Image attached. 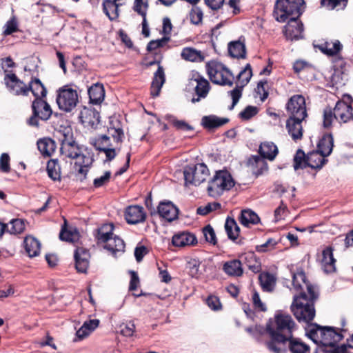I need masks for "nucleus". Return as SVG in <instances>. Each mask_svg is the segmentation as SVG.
<instances>
[{
  "instance_id": "34",
  "label": "nucleus",
  "mask_w": 353,
  "mask_h": 353,
  "mask_svg": "<svg viewBox=\"0 0 353 353\" xmlns=\"http://www.w3.org/2000/svg\"><path fill=\"white\" fill-rule=\"evenodd\" d=\"M319 49L328 56L338 54L342 48V45L338 40L325 41L318 46Z\"/></svg>"
},
{
  "instance_id": "36",
  "label": "nucleus",
  "mask_w": 353,
  "mask_h": 353,
  "mask_svg": "<svg viewBox=\"0 0 353 353\" xmlns=\"http://www.w3.org/2000/svg\"><path fill=\"white\" fill-rule=\"evenodd\" d=\"M228 52L232 57L243 59L246 54L245 45L241 41H232L228 45Z\"/></svg>"
},
{
  "instance_id": "38",
  "label": "nucleus",
  "mask_w": 353,
  "mask_h": 353,
  "mask_svg": "<svg viewBox=\"0 0 353 353\" xmlns=\"http://www.w3.org/2000/svg\"><path fill=\"white\" fill-rule=\"evenodd\" d=\"M259 153L263 158L272 161L278 154V148L272 142H264L260 145Z\"/></svg>"
},
{
  "instance_id": "18",
  "label": "nucleus",
  "mask_w": 353,
  "mask_h": 353,
  "mask_svg": "<svg viewBox=\"0 0 353 353\" xmlns=\"http://www.w3.org/2000/svg\"><path fill=\"white\" fill-rule=\"evenodd\" d=\"M158 214L161 217L171 222L178 217V208L170 201L161 202L158 206Z\"/></svg>"
},
{
  "instance_id": "3",
  "label": "nucleus",
  "mask_w": 353,
  "mask_h": 353,
  "mask_svg": "<svg viewBox=\"0 0 353 353\" xmlns=\"http://www.w3.org/2000/svg\"><path fill=\"white\" fill-rule=\"evenodd\" d=\"M296 329V324L290 315L277 312L274 321H270L266 327L270 336V340L266 342L268 350L272 353H285L287 351V341Z\"/></svg>"
},
{
  "instance_id": "26",
  "label": "nucleus",
  "mask_w": 353,
  "mask_h": 353,
  "mask_svg": "<svg viewBox=\"0 0 353 353\" xmlns=\"http://www.w3.org/2000/svg\"><path fill=\"white\" fill-rule=\"evenodd\" d=\"M223 270L228 276L234 277L241 276L243 273L241 262L237 259L230 260L224 263Z\"/></svg>"
},
{
  "instance_id": "59",
  "label": "nucleus",
  "mask_w": 353,
  "mask_h": 353,
  "mask_svg": "<svg viewBox=\"0 0 353 353\" xmlns=\"http://www.w3.org/2000/svg\"><path fill=\"white\" fill-rule=\"evenodd\" d=\"M169 37H163L160 39L152 40L150 41L147 46V50L150 52L164 46L169 41Z\"/></svg>"
},
{
  "instance_id": "28",
  "label": "nucleus",
  "mask_w": 353,
  "mask_h": 353,
  "mask_svg": "<svg viewBox=\"0 0 353 353\" xmlns=\"http://www.w3.org/2000/svg\"><path fill=\"white\" fill-rule=\"evenodd\" d=\"M229 121L227 118H221L216 115L204 116L201 119L202 125L208 130L219 128Z\"/></svg>"
},
{
  "instance_id": "57",
  "label": "nucleus",
  "mask_w": 353,
  "mask_h": 353,
  "mask_svg": "<svg viewBox=\"0 0 353 353\" xmlns=\"http://www.w3.org/2000/svg\"><path fill=\"white\" fill-rule=\"evenodd\" d=\"M170 122L178 130L188 131L192 130V127L183 120H178L173 116H169Z\"/></svg>"
},
{
  "instance_id": "23",
  "label": "nucleus",
  "mask_w": 353,
  "mask_h": 353,
  "mask_svg": "<svg viewBox=\"0 0 353 353\" xmlns=\"http://www.w3.org/2000/svg\"><path fill=\"white\" fill-rule=\"evenodd\" d=\"M99 325V319H90L85 321L76 332L74 341H81L87 338Z\"/></svg>"
},
{
  "instance_id": "53",
  "label": "nucleus",
  "mask_w": 353,
  "mask_h": 353,
  "mask_svg": "<svg viewBox=\"0 0 353 353\" xmlns=\"http://www.w3.org/2000/svg\"><path fill=\"white\" fill-rule=\"evenodd\" d=\"M244 259L247 261V265L253 272H259L261 267L259 261L256 260V257L253 253H248L245 255Z\"/></svg>"
},
{
  "instance_id": "43",
  "label": "nucleus",
  "mask_w": 353,
  "mask_h": 353,
  "mask_svg": "<svg viewBox=\"0 0 353 353\" xmlns=\"http://www.w3.org/2000/svg\"><path fill=\"white\" fill-rule=\"evenodd\" d=\"M333 146L334 141L332 137L330 134L325 135L320 141L318 145V150L326 157L331 154Z\"/></svg>"
},
{
  "instance_id": "41",
  "label": "nucleus",
  "mask_w": 353,
  "mask_h": 353,
  "mask_svg": "<svg viewBox=\"0 0 353 353\" xmlns=\"http://www.w3.org/2000/svg\"><path fill=\"white\" fill-rule=\"evenodd\" d=\"M241 223L245 226H249L250 224H256L259 222V216L251 210H243L241 211L239 217Z\"/></svg>"
},
{
  "instance_id": "9",
  "label": "nucleus",
  "mask_w": 353,
  "mask_h": 353,
  "mask_svg": "<svg viewBox=\"0 0 353 353\" xmlns=\"http://www.w3.org/2000/svg\"><path fill=\"white\" fill-rule=\"evenodd\" d=\"M206 70L212 82L221 85H232L234 75L221 63L216 61H209L206 64Z\"/></svg>"
},
{
  "instance_id": "7",
  "label": "nucleus",
  "mask_w": 353,
  "mask_h": 353,
  "mask_svg": "<svg viewBox=\"0 0 353 353\" xmlns=\"http://www.w3.org/2000/svg\"><path fill=\"white\" fill-rule=\"evenodd\" d=\"M335 119L340 123H345L353 119L352 108L347 102L339 101L334 108H327L323 112V126L329 128Z\"/></svg>"
},
{
  "instance_id": "40",
  "label": "nucleus",
  "mask_w": 353,
  "mask_h": 353,
  "mask_svg": "<svg viewBox=\"0 0 353 353\" xmlns=\"http://www.w3.org/2000/svg\"><path fill=\"white\" fill-rule=\"evenodd\" d=\"M105 243V245L104 248L112 252L113 254L124 251V242L121 238L117 236L109 238Z\"/></svg>"
},
{
  "instance_id": "2",
  "label": "nucleus",
  "mask_w": 353,
  "mask_h": 353,
  "mask_svg": "<svg viewBox=\"0 0 353 353\" xmlns=\"http://www.w3.org/2000/svg\"><path fill=\"white\" fill-rule=\"evenodd\" d=\"M46 94V88L38 78L30 77L28 85L23 86V101L32 103V114L26 121L29 126L39 128L40 120L47 121L50 118L52 108L43 99Z\"/></svg>"
},
{
  "instance_id": "6",
  "label": "nucleus",
  "mask_w": 353,
  "mask_h": 353,
  "mask_svg": "<svg viewBox=\"0 0 353 353\" xmlns=\"http://www.w3.org/2000/svg\"><path fill=\"white\" fill-rule=\"evenodd\" d=\"M303 0H277L274 16L279 22H285L292 18H299L302 13Z\"/></svg>"
},
{
  "instance_id": "52",
  "label": "nucleus",
  "mask_w": 353,
  "mask_h": 353,
  "mask_svg": "<svg viewBox=\"0 0 353 353\" xmlns=\"http://www.w3.org/2000/svg\"><path fill=\"white\" fill-rule=\"evenodd\" d=\"M116 122L117 123L116 125H110L109 127L108 132L115 142L120 143L122 141L123 131L119 126L118 121H116Z\"/></svg>"
},
{
  "instance_id": "25",
  "label": "nucleus",
  "mask_w": 353,
  "mask_h": 353,
  "mask_svg": "<svg viewBox=\"0 0 353 353\" xmlns=\"http://www.w3.org/2000/svg\"><path fill=\"white\" fill-rule=\"evenodd\" d=\"M119 0H103L102 6L103 12L110 21L117 20L119 16V8L121 4Z\"/></svg>"
},
{
  "instance_id": "4",
  "label": "nucleus",
  "mask_w": 353,
  "mask_h": 353,
  "mask_svg": "<svg viewBox=\"0 0 353 353\" xmlns=\"http://www.w3.org/2000/svg\"><path fill=\"white\" fill-rule=\"evenodd\" d=\"M61 139V154L63 157L74 160V170L81 174V180L86 177L93 163V154L86 148L79 146L73 139L71 129L65 128Z\"/></svg>"
},
{
  "instance_id": "24",
  "label": "nucleus",
  "mask_w": 353,
  "mask_h": 353,
  "mask_svg": "<svg viewBox=\"0 0 353 353\" xmlns=\"http://www.w3.org/2000/svg\"><path fill=\"white\" fill-rule=\"evenodd\" d=\"M165 81V77L164 70L161 65H159L157 70L154 74V77L151 85V94L153 97H157L159 94Z\"/></svg>"
},
{
  "instance_id": "20",
  "label": "nucleus",
  "mask_w": 353,
  "mask_h": 353,
  "mask_svg": "<svg viewBox=\"0 0 353 353\" xmlns=\"http://www.w3.org/2000/svg\"><path fill=\"white\" fill-rule=\"evenodd\" d=\"M304 119L298 117H289L286 122V128L293 140L301 139L303 136L301 122Z\"/></svg>"
},
{
  "instance_id": "5",
  "label": "nucleus",
  "mask_w": 353,
  "mask_h": 353,
  "mask_svg": "<svg viewBox=\"0 0 353 353\" xmlns=\"http://www.w3.org/2000/svg\"><path fill=\"white\" fill-rule=\"evenodd\" d=\"M306 334L316 345L330 347H334L344 337L332 327H321L317 324L310 325Z\"/></svg>"
},
{
  "instance_id": "55",
  "label": "nucleus",
  "mask_w": 353,
  "mask_h": 353,
  "mask_svg": "<svg viewBox=\"0 0 353 353\" xmlns=\"http://www.w3.org/2000/svg\"><path fill=\"white\" fill-rule=\"evenodd\" d=\"M221 208V204L217 202L208 203L205 206H201L197 208V214L200 215H206L210 212L215 211Z\"/></svg>"
},
{
  "instance_id": "42",
  "label": "nucleus",
  "mask_w": 353,
  "mask_h": 353,
  "mask_svg": "<svg viewBox=\"0 0 353 353\" xmlns=\"http://www.w3.org/2000/svg\"><path fill=\"white\" fill-rule=\"evenodd\" d=\"M225 230L228 236L231 240H236L240 233V228L233 218L228 217L225 223Z\"/></svg>"
},
{
  "instance_id": "1",
  "label": "nucleus",
  "mask_w": 353,
  "mask_h": 353,
  "mask_svg": "<svg viewBox=\"0 0 353 353\" xmlns=\"http://www.w3.org/2000/svg\"><path fill=\"white\" fill-rule=\"evenodd\" d=\"M292 285L293 290L299 294L294 296L291 311L299 322L308 323L313 320L315 316L314 305L310 303V301L316 299V288L306 281L303 271L293 273Z\"/></svg>"
},
{
  "instance_id": "58",
  "label": "nucleus",
  "mask_w": 353,
  "mask_h": 353,
  "mask_svg": "<svg viewBox=\"0 0 353 353\" xmlns=\"http://www.w3.org/2000/svg\"><path fill=\"white\" fill-rule=\"evenodd\" d=\"M135 330V325L133 322L129 321L125 323H122L120 325V333L124 336H132Z\"/></svg>"
},
{
  "instance_id": "14",
  "label": "nucleus",
  "mask_w": 353,
  "mask_h": 353,
  "mask_svg": "<svg viewBox=\"0 0 353 353\" xmlns=\"http://www.w3.org/2000/svg\"><path fill=\"white\" fill-rule=\"evenodd\" d=\"M190 84L194 87L196 97L192 99V103L199 102L201 99L205 98L209 90L210 83L205 78L201 76L198 72H192V77L190 79Z\"/></svg>"
},
{
  "instance_id": "21",
  "label": "nucleus",
  "mask_w": 353,
  "mask_h": 353,
  "mask_svg": "<svg viewBox=\"0 0 353 353\" xmlns=\"http://www.w3.org/2000/svg\"><path fill=\"white\" fill-rule=\"evenodd\" d=\"M172 243L176 247L193 245L197 243L196 236L189 232H181L172 236Z\"/></svg>"
},
{
  "instance_id": "11",
  "label": "nucleus",
  "mask_w": 353,
  "mask_h": 353,
  "mask_svg": "<svg viewBox=\"0 0 353 353\" xmlns=\"http://www.w3.org/2000/svg\"><path fill=\"white\" fill-rule=\"evenodd\" d=\"M185 185H199L205 181L209 175V170L204 163L188 166L183 171Z\"/></svg>"
},
{
  "instance_id": "22",
  "label": "nucleus",
  "mask_w": 353,
  "mask_h": 353,
  "mask_svg": "<svg viewBox=\"0 0 353 353\" xmlns=\"http://www.w3.org/2000/svg\"><path fill=\"white\" fill-rule=\"evenodd\" d=\"M4 83L8 91L14 95H19L22 93V81L12 72H8L5 74Z\"/></svg>"
},
{
  "instance_id": "50",
  "label": "nucleus",
  "mask_w": 353,
  "mask_h": 353,
  "mask_svg": "<svg viewBox=\"0 0 353 353\" xmlns=\"http://www.w3.org/2000/svg\"><path fill=\"white\" fill-rule=\"evenodd\" d=\"M279 242V241L276 240L275 239H268L265 243L256 245V250L259 252H266L272 251L275 249Z\"/></svg>"
},
{
  "instance_id": "45",
  "label": "nucleus",
  "mask_w": 353,
  "mask_h": 353,
  "mask_svg": "<svg viewBox=\"0 0 353 353\" xmlns=\"http://www.w3.org/2000/svg\"><path fill=\"white\" fill-rule=\"evenodd\" d=\"M114 226L112 223L103 225L97 230V238L100 242L105 243L109 238L112 237Z\"/></svg>"
},
{
  "instance_id": "62",
  "label": "nucleus",
  "mask_w": 353,
  "mask_h": 353,
  "mask_svg": "<svg viewBox=\"0 0 353 353\" xmlns=\"http://www.w3.org/2000/svg\"><path fill=\"white\" fill-rule=\"evenodd\" d=\"M203 235L205 238V240L208 242L212 243L213 245L216 244V239L215 232H214L213 228L210 225H207L206 227H205L203 228Z\"/></svg>"
},
{
  "instance_id": "54",
  "label": "nucleus",
  "mask_w": 353,
  "mask_h": 353,
  "mask_svg": "<svg viewBox=\"0 0 353 353\" xmlns=\"http://www.w3.org/2000/svg\"><path fill=\"white\" fill-rule=\"evenodd\" d=\"M203 13L199 7H194L190 12V19L192 23L199 25L202 22Z\"/></svg>"
},
{
  "instance_id": "8",
  "label": "nucleus",
  "mask_w": 353,
  "mask_h": 353,
  "mask_svg": "<svg viewBox=\"0 0 353 353\" xmlns=\"http://www.w3.org/2000/svg\"><path fill=\"white\" fill-rule=\"evenodd\" d=\"M234 185V181L230 173L225 170L216 171L208 181L207 191L212 197H217Z\"/></svg>"
},
{
  "instance_id": "47",
  "label": "nucleus",
  "mask_w": 353,
  "mask_h": 353,
  "mask_svg": "<svg viewBox=\"0 0 353 353\" xmlns=\"http://www.w3.org/2000/svg\"><path fill=\"white\" fill-rule=\"evenodd\" d=\"M306 167H307V154L305 156L302 150H298L294 157V168L297 170Z\"/></svg>"
},
{
  "instance_id": "37",
  "label": "nucleus",
  "mask_w": 353,
  "mask_h": 353,
  "mask_svg": "<svg viewBox=\"0 0 353 353\" xmlns=\"http://www.w3.org/2000/svg\"><path fill=\"white\" fill-rule=\"evenodd\" d=\"M40 152L46 157H50L55 151V142L50 138H44L37 141Z\"/></svg>"
},
{
  "instance_id": "31",
  "label": "nucleus",
  "mask_w": 353,
  "mask_h": 353,
  "mask_svg": "<svg viewBox=\"0 0 353 353\" xmlns=\"http://www.w3.org/2000/svg\"><path fill=\"white\" fill-rule=\"evenodd\" d=\"M99 115L97 112L85 108L81 111L79 114L81 123L91 127L99 122Z\"/></svg>"
},
{
  "instance_id": "49",
  "label": "nucleus",
  "mask_w": 353,
  "mask_h": 353,
  "mask_svg": "<svg viewBox=\"0 0 353 353\" xmlns=\"http://www.w3.org/2000/svg\"><path fill=\"white\" fill-rule=\"evenodd\" d=\"M94 146L97 150L101 152L105 151L106 148L113 147L112 144L110 143V137L106 135H102L97 138L95 141Z\"/></svg>"
},
{
  "instance_id": "60",
  "label": "nucleus",
  "mask_w": 353,
  "mask_h": 353,
  "mask_svg": "<svg viewBox=\"0 0 353 353\" xmlns=\"http://www.w3.org/2000/svg\"><path fill=\"white\" fill-rule=\"evenodd\" d=\"M347 0H321V5L329 10H333L338 6H345Z\"/></svg>"
},
{
  "instance_id": "19",
  "label": "nucleus",
  "mask_w": 353,
  "mask_h": 353,
  "mask_svg": "<svg viewBox=\"0 0 353 353\" xmlns=\"http://www.w3.org/2000/svg\"><path fill=\"white\" fill-rule=\"evenodd\" d=\"M75 267L79 272H86L89 266L90 254L83 248H77L74 252Z\"/></svg>"
},
{
  "instance_id": "16",
  "label": "nucleus",
  "mask_w": 353,
  "mask_h": 353,
  "mask_svg": "<svg viewBox=\"0 0 353 353\" xmlns=\"http://www.w3.org/2000/svg\"><path fill=\"white\" fill-rule=\"evenodd\" d=\"M125 218L129 224H137L145 221L146 214L143 207L131 205L126 208Z\"/></svg>"
},
{
  "instance_id": "39",
  "label": "nucleus",
  "mask_w": 353,
  "mask_h": 353,
  "mask_svg": "<svg viewBox=\"0 0 353 353\" xmlns=\"http://www.w3.org/2000/svg\"><path fill=\"white\" fill-rule=\"evenodd\" d=\"M259 279L262 289L265 292H271L276 284V277L269 272H262L259 274Z\"/></svg>"
},
{
  "instance_id": "17",
  "label": "nucleus",
  "mask_w": 353,
  "mask_h": 353,
  "mask_svg": "<svg viewBox=\"0 0 353 353\" xmlns=\"http://www.w3.org/2000/svg\"><path fill=\"white\" fill-rule=\"evenodd\" d=\"M333 248L326 247L322 251L320 259L321 266L325 273H332L336 270V259L334 258Z\"/></svg>"
},
{
  "instance_id": "32",
  "label": "nucleus",
  "mask_w": 353,
  "mask_h": 353,
  "mask_svg": "<svg viewBox=\"0 0 353 353\" xmlns=\"http://www.w3.org/2000/svg\"><path fill=\"white\" fill-rule=\"evenodd\" d=\"M326 161L325 157L319 150L307 154V167L313 169H320Z\"/></svg>"
},
{
  "instance_id": "29",
  "label": "nucleus",
  "mask_w": 353,
  "mask_h": 353,
  "mask_svg": "<svg viewBox=\"0 0 353 353\" xmlns=\"http://www.w3.org/2000/svg\"><path fill=\"white\" fill-rule=\"evenodd\" d=\"M59 238L61 241L74 243L79 240L80 234L76 228H67L65 223L60 232Z\"/></svg>"
},
{
  "instance_id": "44",
  "label": "nucleus",
  "mask_w": 353,
  "mask_h": 353,
  "mask_svg": "<svg viewBox=\"0 0 353 353\" xmlns=\"http://www.w3.org/2000/svg\"><path fill=\"white\" fill-rule=\"evenodd\" d=\"M183 59L190 61H202L204 59L201 51H198L192 48H185L181 52Z\"/></svg>"
},
{
  "instance_id": "51",
  "label": "nucleus",
  "mask_w": 353,
  "mask_h": 353,
  "mask_svg": "<svg viewBox=\"0 0 353 353\" xmlns=\"http://www.w3.org/2000/svg\"><path fill=\"white\" fill-rule=\"evenodd\" d=\"M148 0H134L133 10L141 17H146Z\"/></svg>"
},
{
  "instance_id": "48",
  "label": "nucleus",
  "mask_w": 353,
  "mask_h": 353,
  "mask_svg": "<svg viewBox=\"0 0 353 353\" xmlns=\"http://www.w3.org/2000/svg\"><path fill=\"white\" fill-rule=\"evenodd\" d=\"M6 231L11 234H18L22 232V219H13L6 225Z\"/></svg>"
},
{
  "instance_id": "56",
  "label": "nucleus",
  "mask_w": 353,
  "mask_h": 353,
  "mask_svg": "<svg viewBox=\"0 0 353 353\" xmlns=\"http://www.w3.org/2000/svg\"><path fill=\"white\" fill-rule=\"evenodd\" d=\"M3 34L5 36L10 35L18 31V23L14 17L8 20L3 27Z\"/></svg>"
},
{
  "instance_id": "35",
  "label": "nucleus",
  "mask_w": 353,
  "mask_h": 353,
  "mask_svg": "<svg viewBox=\"0 0 353 353\" xmlns=\"http://www.w3.org/2000/svg\"><path fill=\"white\" fill-rule=\"evenodd\" d=\"M88 94L91 103L98 104L105 97V91L102 84L97 83L88 89Z\"/></svg>"
},
{
  "instance_id": "33",
  "label": "nucleus",
  "mask_w": 353,
  "mask_h": 353,
  "mask_svg": "<svg viewBox=\"0 0 353 353\" xmlns=\"http://www.w3.org/2000/svg\"><path fill=\"white\" fill-rule=\"evenodd\" d=\"M287 342L288 343V349L291 353H310L309 345L300 339L294 338L292 336Z\"/></svg>"
},
{
  "instance_id": "64",
  "label": "nucleus",
  "mask_w": 353,
  "mask_h": 353,
  "mask_svg": "<svg viewBox=\"0 0 353 353\" xmlns=\"http://www.w3.org/2000/svg\"><path fill=\"white\" fill-rule=\"evenodd\" d=\"M346 347V345H342L341 346H337L331 350H327L325 349V347L320 346L314 353H345Z\"/></svg>"
},
{
  "instance_id": "10",
  "label": "nucleus",
  "mask_w": 353,
  "mask_h": 353,
  "mask_svg": "<svg viewBox=\"0 0 353 353\" xmlns=\"http://www.w3.org/2000/svg\"><path fill=\"white\" fill-rule=\"evenodd\" d=\"M56 101L61 110L66 112H71L79 102L77 90L70 85L59 88L57 91Z\"/></svg>"
},
{
  "instance_id": "27",
  "label": "nucleus",
  "mask_w": 353,
  "mask_h": 353,
  "mask_svg": "<svg viewBox=\"0 0 353 353\" xmlns=\"http://www.w3.org/2000/svg\"><path fill=\"white\" fill-rule=\"evenodd\" d=\"M23 247L29 257H34L39 254L40 242L32 236H26L23 239Z\"/></svg>"
},
{
  "instance_id": "12",
  "label": "nucleus",
  "mask_w": 353,
  "mask_h": 353,
  "mask_svg": "<svg viewBox=\"0 0 353 353\" xmlns=\"http://www.w3.org/2000/svg\"><path fill=\"white\" fill-rule=\"evenodd\" d=\"M252 76V72L251 66L250 64H247L237 76L239 85L234 89L229 92L232 99V103L230 107L231 110L233 109L239 102L242 95V89L250 81Z\"/></svg>"
},
{
  "instance_id": "13",
  "label": "nucleus",
  "mask_w": 353,
  "mask_h": 353,
  "mask_svg": "<svg viewBox=\"0 0 353 353\" xmlns=\"http://www.w3.org/2000/svg\"><path fill=\"white\" fill-rule=\"evenodd\" d=\"M286 110L290 117L305 119L307 117L305 98L299 94L292 96L286 105Z\"/></svg>"
},
{
  "instance_id": "46",
  "label": "nucleus",
  "mask_w": 353,
  "mask_h": 353,
  "mask_svg": "<svg viewBox=\"0 0 353 353\" xmlns=\"http://www.w3.org/2000/svg\"><path fill=\"white\" fill-rule=\"evenodd\" d=\"M48 176L54 181L59 180L61 176V169L57 159H51L47 164Z\"/></svg>"
},
{
  "instance_id": "15",
  "label": "nucleus",
  "mask_w": 353,
  "mask_h": 353,
  "mask_svg": "<svg viewBox=\"0 0 353 353\" xmlns=\"http://www.w3.org/2000/svg\"><path fill=\"white\" fill-rule=\"evenodd\" d=\"M298 19L292 18L285 26L284 34L289 40H298L303 38V25Z\"/></svg>"
},
{
  "instance_id": "61",
  "label": "nucleus",
  "mask_w": 353,
  "mask_h": 353,
  "mask_svg": "<svg viewBox=\"0 0 353 353\" xmlns=\"http://www.w3.org/2000/svg\"><path fill=\"white\" fill-rule=\"evenodd\" d=\"M206 304L212 310L217 311L221 309V303L219 299L214 295L209 296L206 299Z\"/></svg>"
},
{
  "instance_id": "30",
  "label": "nucleus",
  "mask_w": 353,
  "mask_h": 353,
  "mask_svg": "<svg viewBox=\"0 0 353 353\" xmlns=\"http://www.w3.org/2000/svg\"><path fill=\"white\" fill-rule=\"evenodd\" d=\"M262 156H253L249 161L248 163L252 166V172L256 176L263 174L268 170V164Z\"/></svg>"
},
{
  "instance_id": "63",
  "label": "nucleus",
  "mask_w": 353,
  "mask_h": 353,
  "mask_svg": "<svg viewBox=\"0 0 353 353\" xmlns=\"http://www.w3.org/2000/svg\"><path fill=\"white\" fill-rule=\"evenodd\" d=\"M111 176V172L106 171L103 175L96 178L93 181V185L95 188H100L105 185L110 181Z\"/></svg>"
}]
</instances>
